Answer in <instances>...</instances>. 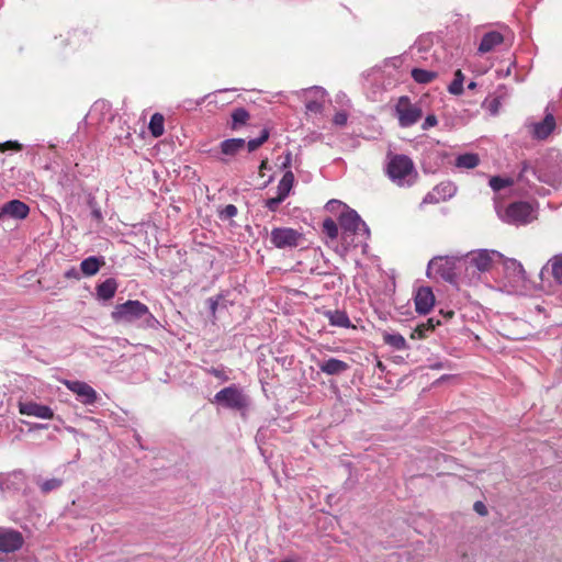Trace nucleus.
<instances>
[{
  "label": "nucleus",
  "instance_id": "obj_1",
  "mask_svg": "<svg viewBox=\"0 0 562 562\" xmlns=\"http://www.w3.org/2000/svg\"><path fill=\"white\" fill-rule=\"evenodd\" d=\"M111 317L115 323H133L144 318L147 325H151V322L156 321L148 306L137 300L117 304L111 313Z\"/></svg>",
  "mask_w": 562,
  "mask_h": 562
},
{
  "label": "nucleus",
  "instance_id": "obj_2",
  "mask_svg": "<svg viewBox=\"0 0 562 562\" xmlns=\"http://www.w3.org/2000/svg\"><path fill=\"white\" fill-rule=\"evenodd\" d=\"M387 177L397 186L409 184L407 178L416 175L415 165L412 158L403 154H387L385 168Z\"/></svg>",
  "mask_w": 562,
  "mask_h": 562
},
{
  "label": "nucleus",
  "instance_id": "obj_3",
  "mask_svg": "<svg viewBox=\"0 0 562 562\" xmlns=\"http://www.w3.org/2000/svg\"><path fill=\"white\" fill-rule=\"evenodd\" d=\"M394 111L398 120V125L403 128L415 125L423 116L422 105L419 103H413L407 95L398 98Z\"/></svg>",
  "mask_w": 562,
  "mask_h": 562
},
{
  "label": "nucleus",
  "instance_id": "obj_4",
  "mask_svg": "<svg viewBox=\"0 0 562 562\" xmlns=\"http://www.w3.org/2000/svg\"><path fill=\"white\" fill-rule=\"evenodd\" d=\"M338 224L342 229L344 240H347L351 235H358L361 233L369 235V229L366 223L361 220L355 210L348 207L347 205H344V211L338 217Z\"/></svg>",
  "mask_w": 562,
  "mask_h": 562
},
{
  "label": "nucleus",
  "instance_id": "obj_5",
  "mask_svg": "<svg viewBox=\"0 0 562 562\" xmlns=\"http://www.w3.org/2000/svg\"><path fill=\"white\" fill-rule=\"evenodd\" d=\"M270 243L279 249H293L300 246L303 234L292 227H274L270 233Z\"/></svg>",
  "mask_w": 562,
  "mask_h": 562
},
{
  "label": "nucleus",
  "instance_id": "obj_6",
  "mask_svg": "<svg viewBox=\"0 0 562 562\" xmlns=\"http://www.w3.org/2000/svg\"><path fill=\"white\" fill-rule=\"evenodd\" d=\"M502 220L507 224L525 225L532 220V207L528 202L510 203L504 211Z\"/></svg>",
  "mask_w": 562,
  "mask_h": 562
},
{
  "label": "nucleus",
  "instance_id": "obj_7",
  "mask_svg": "<svg viewBox=\"0 0 562 562\" xmlns=\"http://www.w3.org/2000/svg\"><path fill=\"white\" fill-rule=\"evenodd\" d=\"M214 401L234 409H241L247 405L241 391L235 385L224 387L217 392L214 396Z\"/></svg>",
  "mask_w": 562,
  "mask_h": 562
},
{
  "label": "nucleus",
  "instance_id": "obj_8",
  "mask_svg": "<svg viewBox=\"0 0 562 562\" xmlns=\"http://www.w3.org/2000/svg\"><path fill=\"white\" fill-rule=\"evenodd\" d=\"M64 385L75 393L78 400L85 405H92L98 400V394L92 386L82 381H63Z\"/></svg>",
  "mask_w": 562,
  "mask_h": 562
},
{
  "label": "nucleus",
  "instance_id": "obj_9",
  "mask_svg": "<svg viewBox=\"0 0 562 562\" xmlns=\"http://www.w3.org/2000/svg\"><path fill=\"white\" fill-rule=\"evenodd\" d=\"M24 538L14 529L0 528V551L4 553L15 552L22 548Z\"/></svg>",
  "mask_w": 562,
  "mask_h": 562
},
{
  "label": "nucleus",
  "instance_id": "obj_10",
  "mask_svg": "<svg viewBox=\"0 0 562 562\" xmlns=\"http://www.w3.org/2000/svg\"><path fill=\"white\" fill-rule=\"evenodd\" d=\"M492 254L486 249L479 250L476 252L471 254L467 259V271L469 270H477L480 272H486L492 268L493 259Z\"/></svg>",
  "mask_w": 562,
  "mask_h": 562
},
{
  "label": "nucleus",
  "instance_id": "obj_11",
  "mask_svg": "<svg viewBox=\"0 0 562 562\" xmlns=\"http://www.w3.org/2000/svg\"><path fill=\"white\" fill-rule=\"evenodd\" d=\"M414 303L417 313H429L435 304V295L432 290L429 286L418 288L414 297Z\"/></svg>",
  "mask_w": 562,
  "mask_h": 562
},
{
  "label": "nucleus",
  "instance_id": "obj_12",
  "mask_svg": "<svg viewBox=\"0 0 562 562\" xmlns=\"http://www.w3.org/2000/svg\"><path fill=\"white\" fill-rule=\"evenodd\" d=\"M19 412L22 415L35 416L43 419H52L54 417V412L49 406L35 402L20 403Z\"/></svg>",
  "mask_w": 562,
  "mask_h": 562
},
{
  "label": "nucleus",
  "instance_id": "obj_13",
  "mask_svg": "<svg viewBox=\"0 0 562 562\" xmlns=\"http://www.w3.org/2000/svg\"><path fill=\"white\" fill-rule=\"evenodd\" d=\"M555 128V119L548 113L544 119L533 125L532 135L537 139H546Z\"/></svg>",
  "mask_w": 562,
  "mask_h": 562
},
{
  "label": "nucleus",
  "instance_id": "obj_14",
  "mask_svg": "<svg viewBox=\"0 0 562 562\" xmlns=\"http://www.w3.org/2000/svg\"><path fill=\"white\" fill-rule=\"evenodd\" d=\"M317 366L322 372L328 375L340 374L349 369V364L347 362L336 358H329L321 361Z\"/></svg>",
  "mask_w": 562,
  "mask_h": 562
},
{
  "label": "nucleus",
  "instance_id": "obj_15",
  "mask_svg": "<svg viewBox=\"0 0 562 562\" xmlns=\"http://www.w3.org/2000/svg\"><path fill=\"white\" fill-rule=\"evenodd\" d=\"M2 213L11 217L23 220L30 213V207L20 200H12L2 206Z\"/></svg>",
  "mask_w": 562,
  "mask_h": 562
},
{
  "label": "nucleus",
  "instance_id": "obj_16",
  "mask_svg": "<svg viewBox=\"0 0 562 562\" xmlns=\"http://www.w3.org/2000/svg\"><path fill=\"white\" fill-rule=\"evenodd\" d=\"M504 41V36L496 31H491L484 34L480 46L479 52L482 54L488 53L493 50L496 46L501 45Z\"/></svg>",
  "mask_w": 562,
  "mask_h": 562
},
{
  "label": "nucleus",
  "instance_id": "obj_17",
  "mask_svg": "<svg viewBox=\"0 0 562 562\" xmlns=\"http://www.w3.org/2000/svg\"><path fill=\"white\" fill-rule=\"evenodd\" d=\"M104 265L105 261L102 257L91 256L81 261L80 269L85 276L92 277L97 274Z\"/></svg>",
  "mask_w": 562,
  "mask_h": 562
},
{
  "label": "nucleus",
  "instance_id": "obj_18",
  "mask_svg": "<svg viewBox=\"0 0 562 562\" xmlns=\"http://www.w3.org/2000/svg\"><path fill=\"white\" fill-rule=\"evenodd\" d=\"M246 145L243 138H229L221 143V151L226 156H235Z\"/></svg>",
  "mask_w": 562,
  "mask_h": 562
},
{
  "label": "nucleus",
  "instance_id": "obj_19",
  "mask_svg": "<svg viewBox=\"0 0 562 562\" xmlns=\"http://www.w3.org/2000/svg\"><path fill=\"white\" fill-rule=\"evenodd\" d=\"M116 289H117L116 281L114 279L110 278L97 286V295L99 299L108 301V300H111L115 295Z\"/></svg>",
  "mask_w": 562,
  "mask_h": 562
},
{
  "label": "nucleus",
  "instance_id": "obj_20",
  "mask_svg": "<svg viewBox=\"0 0 562 562\" xmlns=\"http://www.w3.org/2000/svg\"><path fill=\"white\" fill-rule=\"evenodd\" d=\"M325 316L328 318L329 324L333 326L348 328L350 327V319L345 312L341 311H327Z\"/></svg>",
  "mask_w": 562,
  "mask_h": 562
},
{
  "label": "nucleus",
  "instance_id": "obj_21",
  "mask_svg": "<svg viewBox=\"0 0 562 562\" xmlns=\"http://www.w3.org/2000/svg\"><path fill=\"white\" fill-rule=\"evenodd\" d=\"M294 184V175L292 171L288 170L278 184V194L284 199H286L293 188Z\"/></svg>",
  "mask_w": 562,
  "mask_h": 562
},
{
  "label": "nucleus",
  "instance_id": "obj_22",
  "mask_svg": "<svg viewBox=\"0 0 562 562\" xmlns=\"http://www.w3.org/2000/svg\"><path fill=\"white\" fill-rule=\"evenodd\" d=\"M250 119L249 112L244 108H237L232 112V124L231 128L236 131L243 125H246Z\"/></svg>",
  "mask_w": 562,
  "mask_h": 562
},
{
  "label": "nucleus",
  "instance_id": "obj_23",
  "mask_svg": "<svg viewBox=\"0 0 562 562\" xmlns=\"http://www.w3.org/2000/svg\"><path fill=\"white\" fill-rule=\"evenodd\" d=\"M480 162V158L477 154L473 153H467L463 155H460L456 159V166L458 168H464V169H473L475 168Z\"/></svg>",
  "mask_w": 562,
  "mask_h": 562
},
{
  "label": "nucleus",
  "instance_id": "obj_24",
  "mask_svg": "<svg viewBox=\"0 0 562 562\" xmlns=\"http://www.w3.org/2000/svg\"><path fill=\"white\" fill-rule=\"evenodd\" d=\"M411 75H412V78L417 83H423V85L430 83L438 77V74L436 71H430V70H426V69H422V68H414L412 70Z\"/></svg>",
  "mask_w": 562,
  "mask_h": 562
},
{
  "label": "nucleus",
  "instance_id": "obj_25",
  "mask_svg": "<svg viewBox=\"0 0 562 562\" xmlns=\"http://www.w3.org/2000/svg\"><path fill=\"white\" fill-rule=\"evenodd\" d=\"M165 117L160 113H155L150 117L148 128L154 137H160L165 132Z\"/></svg>",
  "mask_w": 562,
  "mask_h": 562
},
{
  "label": "nucleus",
  "instance_id": "obj_26",
  "mask_svg": "<svg viewBox=\"0 0 562 562\" xmlns=\"http://www.w3.org/2000/svg\"><path fill=\"white\" fill-rule=\"evenodd\" d=\"M383 341L396 350H404L407 348L406 340L401 334L384 333Z\"/></svg>",
  "mask_w": 562,
  "mask_h": 562
},
{
  "label": "nucleus",
  "instance_id": "obj_27",
  "mask_svg": "<svg viewBox=\"0 0 562 562\" xmlns=\"http://www.w3.org/2000/svg\"><path fill=\"white\" fill-rule=\"evenodd\" d=\"M548 266L551 267V274L555 282L562 284V255L553 256L549 260Z\"/></svg>",
  "mask_w": 562,
  "mask_h": 562
},
{
  "label": "nucleus",
  "instance_id": "obj_28",
  "mask_svg": "<svg viewBox=\"0 0 562 562\" xmlns=\"http://www.w3.org/2000/svg\"><path fill=\"white\" fill-rule=\"evenodd\" d=\"M463 82H464V75L460 69H458L454 72V78H453L452 82L448 87V91L453 95H461L464 90Z\"/></svg>",
  "mask_w": 562,
  "mask_h": 562
},
{
  "label": "nucleus",
  "instance_id": "obj_29",
  "mask_svg": "<svg viewBox=\"0 0 562 562\" xmlns=\"http://www.w3.org/2000/svg\"><path fill=\"white\" fill-rule=\"evenodd\" d=\"M440 325L439 321H435L432 317L428 318L425 323L417 325L414 333L417 334L418 338H426L429 331H432L436 326Z\"/></svg>",
  "mask_w": 562,
  "mask_h": 562
},
{
  "label": "nucleus",
  "instance_id": "obj_30",
  "mask_svg": "<svg viewBox=\"0 0 562 562\" xmlns=\"http://www.w3.org/2000/svg\"><path fill=\"white\" fill-rule=\"evenodd\" d=\"M322 231L330 240H335L338 237V225L331 217L324 220Z\"/></svg>",
  "mask_w": 562,
  "mask_h": 562
},
{
  "label": "nucleus",
  "instance_id": "obj_31",
  "mask_svg": "<svg viewBox=\"0 0 562 562\" xmlns=\"http://www.w3.org/2000/svg\"><path fill=\"white\" fill-rule=\"evenodd\" d=\"M513 184H514V180L512 178H502L499 176H494L490 179V187L495 192H497L504 188L510 187Z\"/></svg>",
  "mask_w": 562,
  "mask_h": 562
},
{
  "label": "nucleus",
  "instance_id": "obj_32",
  "mask_svg": "<svg viewBox=\"0 0 562 562\" xmlns=\"http://www.w3.org/2000/svg\"><path fill=\"white\" fill-rule=\"evenodd\" d=\"M269 130L268 128H263L261 131V134L258 138H255V139H250L248 143H247V147H248V150L249 151H255L257 148H259L263 143H266L269 138Z\"/></svg>",
  "mask_w": 562,
  "mask_h": 562
},
{
  "label": "nucleus",
  "instance_id": "obj_33",
  "mask_svg": "<svg viewBox=\"0 0 562 562\" xmlns=\"http://www.w3.org/2000/svg\"><path fill=\"white\" fill-rule=\"evenodd\" d=\"M447 263V260L442 257L434 258L428 263V271L431 273L435 271L436 273H440L442 277L445 276L442 271V266Z\"/></svg>",
  "mask_w": 562,
  "mask_h": 562
},
{
  "label": "nucleus",
  "instance_id": "obj_34",
  "mask_svg": "<svg viewBox=\"0 0 562 562\" xmlns=\"http://www.w3.org/2000/svg\"><path fill=\"white\" fill-rule=\"evenodd\" d=\"M61 484H63V481L60 479H49L41 484V490L44 493H48L53 490L60 487Z\"/></svg>",
  "mask_w": 562,
  "mask_h": 562
},
{
  "label": "nucleus",
  "instance_id": "obj_35",
  "mask_svg": "<svg viewBox=\"0 0 562 562\" xmlns=\"http://www.w3.org/2000/svg\"><path fill=\"white\" fill-rule=\"evenodd\" d=\"M434 189L437 191L439 195L442 194V199H446V196H452L456 191L451 183H440Z\"/></svg>",
  "mask_w": 562,
  "mask_h": 562
},
{
  "label": "nucleus",
  "instance_id": "obj_36",
  "mask_svg": "<svg viewBox=\"0 0 562 562\" xmlns=\"http://www.w3.org/2000/svg\"><path fill=\"white\" fill-rule=\"evenodd\" d=\"M22 149V145L15 140H8V142H4L2 144H0V151H5V150H21Z\"/></svg>",
  "mask_w": 562,
  "mask_h": 562
},
{
  "label": "nucleus",
  "instance_id": "obj_37",
  "mask_svg": "<svg viewBox=\"0 0 562 562\" xmlns=\"http://www.w3.org/2000/svg\"><path fill=\"white\" fill-rule=\"evenodd\" d=\"M285 199L277 194V196L268 199L266 201V206L271 211L276 212L278 210V206L281 202H283Z\"/></svg>",
  "mask_w": 562,
  "mask_h": 562
},
{
  "label": "nucleus",
  "instance_id": "obj_38",
  "mask_svg": "<svg viewBox=\"0 0 562 562\" xmlns=\"http://www.w3.org/2000/svg\"><path fill=\"white\" fill-rule=\"evenodd\" d=\"M206 372L224 382L229 380L228 375L226 374V372L224 370L212 367L210 369H206Z\"/></svg>",
  "mask_w": 562,
  "mask_h": 562
},
{
  "label": "nucleus",
  "instance_id": "obj_39",
  "mask_svg": "<svg viewBox=\"0 0 562 562\" xmlns=\"http://www.w3.org/2000/svg\"><path fill=\"white\" fill-rule=\"evenodd\" d=\"M438 124L437 116L435 114H428L422 124L424 131L435 127Z\"/></svg>",
  "mask_w": 562,
  "mask_h": 562
},
{
  "label": "nucleus",
  "instance_id": "obj_40",
  "mask_svg": "<svg viewBox=\"0 0 562 562\" xmlns=\"http://www.w3.org/2000/svg\"><path fill=\"white\" fill-rule=\"evenodd\" d=\"M237 214V207L233 204L226 205L223 211L221 212V215L224 218H232Z\"/></svg>",
  "mask_w": 562,
  "mask_h": 562
},
{
  "label": "nucleus",
  "instance_id": "obj_41",
  "mask_svg": "<svg viewBox=\"0 0 562 562\" xmlns=\"http://www.w3.org/2000/svg\"><path fill=\"white\" fill-rule=\"evenodd\" d=\"M440 200V195L437 193L435 189L431 192L427 193L424 198V203H438Z\"/></svg>",
  "mask_w": 562,
  "mask_h": 562
},
{
  "label": "nucleus",
  "instance_id": "obj_42",
  "mask_svg": "<svg viewBox=\"0 0 562 562\" xmlns=\"http://www.w3.org/2000/svg\"><path fill=\"white\" fill-rule=\"evenodd\" d=\"M347 114L345 112H337L333 119L336 125L342 126L347 123Z\"/></svg>",
  "mask_w": 562,
  "mask_h": 562
},
{
  "label": "nucleus",
  "instance_id": "obj_43",
  "mask_svg": "<svg viewBox=\"0 0 562 562\" xmlns=\"http://www.w3.org/2000/svg\"><path fill=\"white\" fill-rule=\"evenodd\" d=\"M473 509L481 516H486L488 514V510H487L485 504L481 501H477L474 503Z\"/></svg>",
  "mask_w": 562,
  "mask_h": 562
},
{
  "label": "nucleus",
  "instance_id": "obj_44",
  "mask_svg": "<svg viewBox=\"0 0 562 562\" xmlns=\"http://www.w3.org/2000/svg\"><path fill=\"white\" fill-rule=\"evenodd\" d=\"M291 162H292V154L291 151H288L284 156V161L282 162L281 167L282 168H289L291 166Z\"/></svg>",
  "mask_w": 562,
  "mask_h": 562
},
{
  "label": "nucleus",
  "instance_id": "obj_45",
  "mask_svg": "<svg viewBox=\"0 0 562 562\" xmlns=\"http://www.w3.org/2000/svg\"><path fill=\"white\" fill-rule=\"evenodd\" d=\"M306 109L312 112H317L321 109V104L316 101L308 102Z\"/></svg>",
  "mask_w": 562,
  "mask_h": 562
},
{
  "label": "nucleus",
  "instance_id": "obj_46",
  "mask_svg": "<svg viewBox=\"0 0 562 562\" xmlns=\"http://www.w3.org/2000/svg\"><path fill=\"white\" fill-rule=\"evenodd\" d=\"M499 105V101L497 99H493L490 105V110L492 113H496Z\"/></svg>",
  "mask_w": 562,
  "mask_h": 562
},
{
  "label": "nucleus",
  "instance_id": "obj_47",
  "mask_svg": "<svg viewBox=\"0 0 562 562\" xmlns=\"http://www.w3.org/2000/svg\"><path fill=\"white\" fill-rule=\"evenodd\" d=\"M65 277L66 278H75L77 279L78 278V272L75 268H71L70 270H68L66 273H65Z\"/></svg>",
  "mask_w": 562,
  "mask_h": 562
},
{
  "label": "nucleus",
  "instance_id": "obj_48",
  "mask_svg": "<svg viewBox=\"0 0 562 562\" xmlns=\"http://www.w3.org/2000/svg\"><path fill=\"white\" fill-rule=\"evenodd\" d=\"M337 204V205H341V203L337 200H330L327 204H326V207L330 211H333L334 209V205Z\"/></svg>",
  "mask_w": 562,
  "mask_h": 562
},
{
  "label": "nucleus",
  "instance_id": "obj_49",
  "mask_svg": "<svg viewBox=\"0 0 562 562\" xmlns=\"http://www.w3.org/2000/svg\"><path fill=\"white\" fill-rule=\"evenodd\" d=\"M92 215L94 218H97L98 221H101L102 220V215H101V212L100 210H93L92 211Z\"/></svg>",
  "mask_w": 562,
  "mask_h": 562
},
{
  "label": "nucleus",
  "instance_id": "obj_50",
  "mask_svg": "<svg viewBox=\"0 0 562 562\" xmlns=\"http://www.w3.org/2000/svg\"><path fill=\"white\" fill-rule=\"evenodd\" d=\"M268 166V160L265 159L261 161L260 166H259V170L262 171L263 169H266Z\"/></svg>",
  "mask_w": 562,
  "mask_h": 562
},
{
  "label": "nucleus",
  "instance_id": "obj_51",
  "mask_svg": "<svg viewBox=\"0 0 562 562\" xmlns=\"http://www.w3.org/2000/svg\"><path fill=\"white\" fill-rule=\"evenodd\" d=\"M468 88H469L470 90H474V89L476 88V82L471 81V82L468 85Z\"/></svg>",
  "mask_w": 562,
  "mask_h": 562
},
{
  "label": "nucleus",
  "instance_id": "obj_52",
  "mask_svg": "<svg viewBox=\"0 0 562 562\" xmlns=\"http://www.w3.org/2000/svg\"><path fill=\"white\" fill-rule=\"evenodd\" d=\"M453 315H454V312H453V311H449V312L446 314V317L451 318V317H453Z\"/></svg>",
  "mask_w": 562,
  "mask_h": 562
},
{
  "label": "nucleus",
  "instance_id": "obj_53",
  "mask_svg": "<svg viewBox=\"0 0 562 562\" xmlns=\"http://www.w3.org/2000/svg\"><path fill=\"white\" fill-rule=\"evenodd\" d=\"M5 213H2V211L0 212V218L4 215Z\"/></svg>",
  "mask_w": 562,
  "mask_h": 562
}]
</instances>
